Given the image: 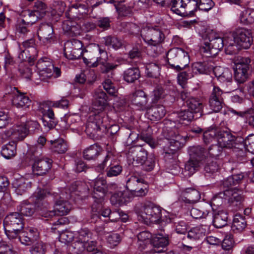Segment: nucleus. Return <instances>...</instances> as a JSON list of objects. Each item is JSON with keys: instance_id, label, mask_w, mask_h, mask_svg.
Here are the masks:
<instances>
[{"instance_id": "nucleus-1", "label": "nucleus", "mask_w": 254, "mask_h": 254, "mask_svg": "<svg viewBox=\"0 0 254 254\" xmlns=\"http://www.w3.org/2000/svg\"><path fill=\"white\" fill-rule=\"evenodd\" d=\"M174 114L176 115L178 119L175 121H165L164 123L165 127L163 128V133L165 139L170 144V147H173L171 150L173 152L183 147L185 144L188 137L187 136H183L180 134H177L172 130L173 127H176V122L187 125L188 123L193 118V113L189 111V109L182 110Z\"/></svg>"}, {"instance_id": "nucleus-2", "label": "nucleus", "mask_w": 254, "mask_h": 254, "mask_svg": "<svg viewBox=\"0 0 254 254\" xmlns=\"http://www.w3.org/2000/svg\"><path fill=\"white\" fill-rule=\"evenodd\" d=\"M203 135L205 143H212L209 149V152L213 157L218 155L215 150L219 152V147L231 148L236 146L235 137L227 131L212 128L204 131Z\"/></svg>"}, {"instance_id": "nucleus-3", "label": "nucleus", "mask_w": 254, "mask_h": 254, "mask_svg": "<svg viewBox=\"0 0 254 254\" xmlns=\"http://www.w3.org/2000/svg\"><path fill=\"white\" fill-rule=\"evenodd\" d=\"M75 189L73 186L69 189H64L56 200L54 210L42 212L41 215L45 217H51L56 214L61 216L67 214L71 209V205L67 200L73 197Z\"/></svg>"}, {"instance_id": "nucleus-4", "label": "nucleus", "mask_w": 254, "mask_h": 254, "mask_svg": "<svg viewBox=\"0 0 254 254\" xmlns=\"http://www.w3.org/2000/svg\"><path fill=\"white\" fill-rule=\"evenodd\" d=\"M229 41H226L229 47L227 54H235L240 49H248L253 43V38L251 32L246 29H240L236 31L235 36L229 34Z\"/></svg>"}, {"instance_id": "nucleus-5", "label": "nucleus", "mask_w": 254, "mask_h": 254, "mask_svg": "<svg viewBox=\"0 0 254 254\" xmlns=\"http://www.w3.org/2000/svg\"><path fill=\"white\" fill-rule=\"evenodd\" d=\"M136 213L138 219L147 225L158 223L162 218L161 208L151 202L145 203L137 207Z\"/></svg>"}, {"instance_id": "nucleus-6", "label": "nucleus", "mask_w": 254, "mask_h": 254, "mask_svg": "<svg viewBox=\"0 0 254 254\" xmlns=\"http://www.w3.org/2000/svg\"><path fill=\"white\" fill-rule=\"evenodd\" d=\"M209 41H206L201 47L200 50L201 53L206 57H210L216 56L220 50L225 46V52L227 54V50L229 47L226 41H229V35L225 36L223 39L216 36L213 32L208 36Z\"/></svg>"}, {"instance_id": "nucleus-7", "label": "nucleus", "mask_w": 254, "mask_h": 254, "mask_svg": "<svg viewBox=\"0 0 254 254\" xmlns=\"http://www.w3.org/2000/svg\"><path fill=\"white\" fill-rule=\"evenodd\" d=\"M106 52L101 48L99 45L92 43L88 45L85 50H83L81 56L84 63L88 66L97 67L101 60L107 58Z\"/></svg>"}, {"instance_id": "nucleus-8", "label": "nucleus", "mask_w": 254, "mask_h": 254, "mask_svg": "<svg viewBox=\"0 0 254 254\" xmlns=\"http://www.w3.org/2000/svg\"><path fill=\"white\" fill-rule=\"evenodd\" d=\"M167 58L170 67L177 71L185 69L190 62L188 53L180 48L170 50L167 54Z\"/></svg>"}, {"instance_id": "nucleus-9", "label": "nucleus", "mask_w": 254, "mask_h": 254, "mask_svg": "<svg viewBox=\"0 0 254 254\" xmlns=\"http://www.w3.org/2000/svg\"><path fill=\"white\" fill-rule=\"evenodd\" d=\"M188 151L190 158L186 164L184 173L186 176L190 177L198 170L201 165L204 150L202 147L197 146L190 147Z\"/></svg>"}, {"instance_id": "nucleus-10", "label": "nucleus", "mask_w": 254, "mask_h": 254, "mask_svg": "<svg viewBox=\"0 0 254 254\" xmlns=\"http://www.w3.org/2000/svg\"><path fill=\"white\" fill-rule=\"evenodd\" d=\"M251 59L248 57H237L234 60V78L239 83L245 82L252 71Z\"/></svg>"}, {"instance_id": "nucleus-11", "label": "nucleus", "mask_w": 254, "mask_h": 254, "mask_svg": "<svg viewBox=\"0 0 254 254\" xmlns=\"http://www.w3.org/2000/svg\"><path fill=\"white\" fill-rule=\"evenodd\" d=\"M108 121V117L105 112H93V114L89 117L86 125L85 132L91 137L94 136L95 133L101 129V127L105 128L107 127Z\"/></svg>"}, {"instance_id": "nucleus-12", "label": "nucleus", "mask_w": 254, "mask_h": 254, "mask_svg": "<svg viewBox=\"0 0 254 254\" xmlns=\"http://www.w3.org/2000/svg\"><path fill=\"white\" fill-rule=\"evenodd\" d=\"M105 167L107 168V176L109 177L117 176L122 171V167L120 165L117 158L112 152H108L103 162L96 167V170L102 172Z\"/></svg>"}, {"instance_id": "nucleus-13", "label": "nucleus", "mask_w": 254, "mask_h": 254, "mask_svg": "<svg viewBox=\"0 0 254 254\" xmlns=\"http://www.w3.org/2000/svg\"><path fill=\"white\" fill-rule=\"evenodd\" d=\"M141 35L148 45L156 47L160 50L162 49L160 44L164 41L165 36L157 26L143 28L141 31Z\"/></svg>"}, {"instance_id": "nucleus-14", "label": "nucleus", "mask_w": 254, "mask_h": 254, "mask_svg": "<svg viewBox=\"0 0 254 254\" xmlns=\"http://www.w3.org/2000/svg\"><path fill=\"white\" fill-rule=\"evenodd\" d=\"M91 186L93 187L94 189L93 197L98 205L97 207H96V204H93L92 206V211L95 212L101 207V205L100 203L103 201L107 191V183L103 177H98L92 181Z\"/></svg>"}, {"instance_id": "nucleus-15", "label": "nucleus", "mask_w": 254, "mask_h": 254, "mask_svg": "<svg viewBox=\"0 0 254 254\" xmlns=\"http://www.w3.org/2000/svg\"><path fill=\"white\" fill-rule=\"evenodd\" d=\"M36 67L41 80L48 82L53 76L54 65L48 59L45 58L39 60Z\"/></svg>"}, {"instance_id": "nucleus-16", "label": "nucleus", "mask_w": 254, "mask_h": 254, "mask_svg": "<svg viewBox=\"0 0 254 254\" xmlns=\"http://www.w3.org/2000/svg\"><path fill=\"white\" fill-rule=\"evenodd\" d=\"M222 195L227 199L229 203L233 206L240 205L244 200L243 196L242 195V191L235 189H230L224 191L223 193H220L218 196L214 197L212 199V202H214L219 197H222Z\"/></svg>"}, {"instance_id": "nucleus-17", "label": "nucleus", "mask_w": 254, "mask_h": 254, "mask_svg": "<svg viewBox=\"0 0 254 254\" xmlns=\"http://www.w3.org/2000/svg\"><path fill=\"white\" fill-rule=\"evenodd\" d=\"M128 100L138 110H144L147 109L148 98L142 90H136L130 94L128 96Z\"/></svg>"}, {"instance_id": "nucleus-18", "label": "nucleus", "mask_w": 254, "mask_h": 254, "mask_svg": "<svg viewBox=\"0 0 254 254\" xmlns=\"http://www.w3.org/2000/svg\"><path fill=\"white\" fill-rule=\"evenodd\" d=\"M39 39L44 44H51L55 41L53 27L49 24H42L37 31Z\"/></svg>"}, {"instance_id": "nucleus-19", "label": "nucleus", "mask_w": 254, "mask_h": 254, "mask_svg": "<svg viewBox=\"0 0 254 254\" xmlns=\"http://www.w3.org/2000/svg\"><path fill=\"white\" fill-rule=\"evenodd\" d=\"M28 132L29 130L25 125H16L7 130L6 134L16 141H20L27 136Z\"/></svg>"}, {"instance_id": "nucleus-20", "label": "nucleus", "mask_w": 254, "mask_h": 254, "mask_svg": "<svg viewBox=\"0 0 254 254\" xmlns=\"http://www.w3.org/2000/svg\"><path fill=\"white\" fill-rule=\"evenodd\" d=\"M3 226L4 227L12 228L14 230H21L24 226L22 218L18 213H12L5 218Z\"/></svg>"}, {"instance_id": "nucleus-21", "label": "nucleus", "mask_w": 254, "mask_h": 254, "mask_svg": "<svg viewBox=\"0 0 254 254\" xmlns=\"http://www.w3.org/2000/svg\"><path fill=\"white\" fill-rule=\"evenodd\" d=\"M107 104V96L106 93L101 89L96 90L94 95V112H104L103 111Z\"/></svg>"}, {"instance_id": "nucleus-22", "label": "nucleus", "mask_w": 254, "mask_h": 254, "mask_svg": "<svg viewBox=\"0 0 254 254\" xmlns=\"http://www.w3.org/2000/svg\"><path fill=\"white\" fill-rule=\"evenodd\" d=\"M52 162L48 158L36 159L32 165L33 172L38 175L45 174L51 169Z\"/></svg>"}, {"instance_id": "nucleus-23", "label": "nucleus", "mask_w": 254, "mask_h": 254, "mask_svg": "<svg viewBox=\"0 0 254 254\" xmlns=\"http://www.w3.org/2000/svg\"><path fill=\"white\" fill-rule=\"evenodd\" d=\"M16 92L12 99V105L17 108L26 109L29 107L31 100L25 93H22L15 88Z\"/></svg>"}, {"instance_id": "nucleus-24", "label": "nucleus", "mask_w": 254, "mask_h": 254, "mask_svg": "<svg viewBox=\"0 0 254 254\" xmlns=\"http://www.w3.org/2000/svg\"><path fill=\"white\" fill-rule=\"evenodd\" d=\"M209 231L208 225H200L191 229L188 232V238L192 240H201Z\"/></svg>"}, {"instance_id": "nucleus-25", "label": "nucleus", "mask_w": 254, "mask_h": 254, "mask_svg": "<svg viewBox=\"0 0 254 254\" xmlns=\"http://www.w3.org/2000/svg\"><path fill=\"white\" fill-rule=\"evenodd\" d=\"M12 186L17 195H22L31 187V182L24 177H20L14 179Z\"/></svg>"}, {"instance_id": "nucleus-26", "label": "nucleus", "mask_w": 254, "mask_h": 254, "mask_svg": "<svg viewBox=\"0 0 254 254\" xmlns=\"http://www.w3.org/2000/svg\"><path fill=\"white\" fill-rule=\"evenodd\" d=\"M130 152H131L132 154L128 155V158L130 161L133 160L132 164L133 165L140 164L142 165L147 159V153L141 149L137 150L135 148H131Z\"/></svg>"}, {"instance_id": "nucleus-27", "label": "nucleus", "mask_w": 254, "mask_h": 254, "mask_svg": "<svg viewBox=\"0 0 254 254\" xmlns=\"http://www.w3.org/2000/svg\"><path fill=\"white\" fill-rule=\"evenodd\" d=\"M46 13V5L41 1H38L36 2L35 5V8L33 11L29 12V17H33V20H28V22H30L32 24L35 23L38 19L42 17Z\"/></svg>"}, {"instance_id": "nucleus-28", "label": "nucleus", "mask_w": 254, "mask_h": 254, "mask_svg": "<svg viewBox=\"0 0 254 254\" xmlns=\"http://www.w3.org/2000/svg\"><path fill=\"white\" fill-rule=\"evenodd\" d=\"M193 76L197 74H208L212 69V65L207 62H197L193 63L190 67Z\"/></svg>"}, {"instance_id": "nucleus-29", "label": "nucleus", "mask_w": 254, "mask_h": 254, "mask_svg": "<svg viewBox=\"0 0 254 254\" xmlns=\"http://www.w3.org/2000/svg\"><path fill=\"white\" fill-rule=\"evenodd\" d=\"M182 200L188 203H193L197 201L200 197L199 192L195 189L188 188L181 194Z\"/></svg>"}, {"instance_id": "nucleus-30", "label": "nucleus", "mask_w": 254, "mask_h": 254, "mask_svg": "<svg viewBox=\"0 0 254 254\" xmlns=\"http://www.w3.org/2000/svg\"><path fill=\"white\" fill-rule=\"evenodd\" d=\"M83 47L81 41L76 39H72L70 41H67L64 45V51L68 53V55H70L72 50H77L76 52L77 53H74L76 55V57H80L83 53V50H82Z\"/></svg>"}, {"instance_id": "nucleus-31", "label": "nucleus", "mask_w": 254, "mask_h": 254, "mask_svg": "<svg viewBox=\"0 0 254 254\" xmlns=\"http://www.w3.org/2000/svg\"><path fill=\"white\" fill-rule=\"evenodd\" d=\"M149 118L152 121H158L164 117L166 114L165 107L162 105H158L152 107L148 110Z\"/></svg>"}, {"instance_id": "nucleus-32", "label": "nucleus", "mask_w": 254, "mask_h": 254, "mask_svg": "<svg viewBox=\"0 0 254 254\" xmlns=\"http://www.w3.org/2000/svg\"><path fill=\"white\" fill-rule=\"evenodd\" d=\"M68 251L70 254H81L86 249L88 251H91L92 248L87 247L85 244L74 239V242L67 246Z\"/></svg>"}, {"instance_id": "nucleus-33", "label": "nucleus", "mask_w": 254, "mask_h": 254, "mask_svg": "<svg viewBox=\"0 0 254 254\" xmlns=\"http://www.w3.org/2000/svg\"><path fill=\"white\" fill-rule=\"evenodd\" d=\"M151 244L154 247L164 248L169 244L168 237L162 233L154 234L151 239Z\"/></svg>"}, {"instance_id": "nucleus-34", "label": "nucleus", "mask_w": 254, "mask_h": 254, "mask_svg": "<svg viewBox=\"0 0 254 254\" xmlns=\"http://www.w3.org/2000/svg\"><path fill=\"white\" fill-rule=\"evenodd\" d=\"M246 225L247 223L244 217L239 214H236L234 216L231 227L233 231L236 233L241 232L245 229Z\"/></svg>"}, {"instance_id": "nucleus-35", "label": "nucleus", "mask_w": 254, "mask_h": 254, "mask_svg": "<svg viewBox=\"0 0 254 254\" xmlns=\"http://www.w3.org/2000/svg\"><path fill=\"white\" fill-rule=\"evenodd\" d=\"M16 153V143L11 141L4 145L1 150L2 156L6 159H10Z\"/></svg>"}, {"instance_id": "nucleus-36", "label": "nucleus", "mask_w": 254, "mask_h": 254, "mask_svg": "<svg viewBox=\"0 0 254 254\" xmlns=\"http://www.w3.org/2000/svg\"><path fill=\"white\" fill-rule=\"evenodd\" d=\"M172 11L178 15L186 16L185 1L183 0H171Z\"/></svg>"}, {"instance_id": "nucleus-37", "label": "nucleus", "mask_w": 254, "mask_h": 254, "mask_svg": "<svg viewBox=\"0 0 254 254\" xmlns=\"http://www.w3.org/2000/svg\"><path fill=\"white\" fill-rule=\"evenodd\" d=\"M92 239V233L87 228L81 229L75 234V240L86 246Z\"/></svg>"}, {"instance_id": "nucleus-38", "label": "nucleus", "mask_w": 254, "mask_h": 254, "mask_svg": "<svg viewBox=\"0 0 254 254\" xmlns=\"http://www.w3.org/2000/svg\"><path fill=\"white\" fill-rule=\"evenodd\" d=\"M50 143L51 144L50 148L54 152L58 153H64L67 149L66 143L62 138L51 140Z\"/></svg>"}, {"instance_id": "nucleus-39", "label": "nucleus", "mask_w": 254, "mask_h": 254, "mask_svg": "<svg viewBox=\"0 0 254 254\" xmlns=\"http://www.w3.org/2000/svg\"><path fill=\"white\" fill-rule=\"evenodd\" d=\"M138 245L141 250L144 249L147 245H150L153 238L152 234L147 231L141 232L137 235Z\"/></svg>"}, {"instance_id": "nucleus-40", "label": "nucleus", "mask_w": 254, "mask_h": 254, "mask_svg": "<svg viewBox=\"0 0 254 254\" xmlns=\"http://www.w3.org/2000/svg\"><path fill=\"white\" fill-rule=\"evenodd\" d=\"M227 213L224 211H219L214 217L213 225L216 228H222L227 224Z\"/></svg>"}, {"instance_id": "nucleus-41", "label": "nucleus", "mask_w": 254, "mask_h": 254, "mask_svg": "<svg viewBox=\"0 0 254 254\" xmlns=\"http://www.w3.org/2000/svg\"><path fill=\"white\" fill-rule=\"evenodd\" d=\"M101 148L96 144L91 145L84 150L83 156L87 160L95 159L99 154Z\"/></svg>"}, {"instance_id": "nucleus-42", "label": "nucleus", "mask_w": 254, "mask_h": 254, "mask_svg": "<svg viewBox=\"0 0 254 254\" xmlns=\"http://www.w3.org/2000/svg\"><path fill=\"white\" fill-rule=\"evenodd\" d=\"M193 76L192 72H191L190 68H189L187 70L181 72L178 74V83L183 88H185L188 80Z\"/></svg>"}, {"instance_id": "nucleus-43", "label": "nucleus", "mask_w": 254, "mask_h": 254, "mask_svg": "<svg viewBox=\"0 0 254 254\" xmlns=\"http://www.w3.org/2000/svg\"><path fill=\"white\" fill-rule=\"evenodd\" d=\"M49 193V192L47 190L38 188L33 193L31 199L35 204L37 205L38 207H40L41 202L47 197Z\"/></svg>"}, {"instance_id": "nucleus-44", "label": "nucleus", "mask_w": 254, "mask_h": 254, "mask_svg": "<svg viewBox=\"0 0 254 254\" xmlns=\"http://www.w3.org/2000/svg\"><path fill=\"white\" fill-rule=\"evenodd\" d=\"M140 73L137 68H129L125 71L124 78L127 82L132 83L139 77Z\"/></svg>"}, {"instance_id": "nucleus-45", "label": "nucleus", "mask_w": 254, "mask_h": 254, "mask_svg": "<svg viewBox=\"0 0 254 254\" xmlns=\"http://www.w3.org/2000/svg\"><path fill=\"white\" fill-rule=\"evenodd\" d=\"M143 184V180L136 177L131 176L127 182V188L130 191H136Z\"/></svg>"}, {"instance_id": "nucleus-46", "label": "nucleus", "mask_w": 254, "mask_h": 254, "mask_svg": "<svg viewBox=\"0 0 254 254\" xmlns=\"http://www.w3.org/2000/svg\"><path fill=\"white\" fill-rule=\"evenodd\" d=\"M185 1L186 16L191 17L198 9V0H183Z\"/></svg>"}, {"instance_id": "nucleus-47", "label": "nucleus", "mask_w": 254, "mask_h": 254, "mask_svg": "<svg viewBox=\"0 0 254 254\" xmlns=\"http://www.w3.org/2000/svg\"><path fill=\"white\" fill-rule=\"evenodd\" d=\"M240 21L244 24H249L254 22V9L244 10L240 14Z\"/></svg>"}, {"instance_id": "nucleus-48", "label": "nucleus", "mask_w": 254, "mask_h": 254, "mask_svg": "<svg viewBox=\"0 0 254 254\" xmlns=\"http://www.w3.org/2000/svg\"><path fill=\"white\" fill-rule=\"evenodd\" d=\"M18 210L22 215L26 216H31L35 211L33 205L27 201H22L18 206Z\"/></svg>"}, {"instance_id": "nucleus-49", "label": "nucleus", "mask_w": 254, "mask_h": 254, "mask_svg": "<svg viewBox=\"0 0 254 254\" xmlns=\"http://www.w3.org/2000/svg\"><path fill=\"white\" fill-rule=\"evenodd\" d=\"M27 17L24 19H21L18 21L16 26V32L21 35L24 36L29 31L28 27L33 24L28 22Z\"/></svg>"}, {"instance_id": "nucleus-50", "label": "nucleus", "mask_w": 254, "mask_h": 254, "mask_svg": "<svg viewBox=\"0 0 254 254\" xmlns=\"http://www.w3.org/2000/svg\"><path fill=\"white\" fill-rule=\"evenodd\" d=\"M106 235V239L107 242L111 248H114L117 246L121 241L120 235L117 233H107Z\"/></svg>"}, {"instance_id": "nucleus-51", "label": "nucleus", "mask_w": 254, "mask_h": 254, "mask_svg": "<svg viewBox=\"0 0 254 254\" xmlns=\"http://www.w3.org/2000/svg\"><path fill=\"white\" fill-rule=\"evenodd\" d=\"M103 42L109 48H112L115 50L118 49L122 46L121 42L116 37L111 36L105 37Z\"/></svg>"}, {"instance_id": "nucleus-52", "label": "nucleus", "mask_w": 254, "mask_h": 254, "mask_svg": "<svg viewBox=\"0 0 254 254\" xmlns=\"http://www.w3.org/2000/svg\"><path fill=\"white\" fill-rule=\"evenodd\" d=\"M51 103L47 102L41 103L39 107L40 111L45 116H47L51 120L54 119V113L53 111L49 107Z\"/></svg>"}, {"instance_id": "nucleus-53", "label": "nucleus", "mask_w": 254, "mask_h": 254, "mask_svg": "<svg viewBox=\"0 0 254 254\" xmlns=\"http://www.w3.org/2000/svg\"><path fill=\"white\" fill-rule=\"evenodd\" d=\"M187 105L190 110L193 113H197L201 111L202 105L197 99L191 98L187 100Z\"/></svg>"}, {"instance_id": "nucleus-54", "label": "nucleus", "mask_w": 254, "mask_h": 254, "mask_svg": "<svg viewBox=\"0 0 254 254\" xmlns=\"http://www.w3.org/2000/svg\"><path fill=\"white\" fill-rule=\"evenodd\" d=\"M146 73L149 77H157L160 73V67L155 63H150L146 66Z\"/></svg>"}, {"instance_id": "nucleus-55", "label": "nucleus", "mask_w": 254, "mask_h": 254, "mask_svg": "<svg viewBox=\"0 0 254 254\" xmlns=\"http://www.w3.org/2000/svg\"><path fill=\"white\" fill-rule=\"evenodd\" d=\"M75 239V234L69 231H65L60 234L59 241L65 244L71 242Z\"/></svg>"}, {"instance_id": "nucleus-56", "label": "nucleus", "mask_w": 254, "mask_h": 254, "mask_svg": "<svg viewBox=\"0 0 254 254\" xmlns=\"http://www.w3.org/2000/svg\"><path fill=\"white\" fill-rule=\"evenodd\" d=\"M214 5V2L212 0H198V8L202 11H208Z\"/></svg>"}, {"instance_id": "nucleus-57", "label": "nucleus", "mask_w": 254, "mask_h": 254, "mask_svg": "<svg viewBox=\"0 0 254 254\" xmlns=\"http://www.w3.org/2000/svg\"><path fill=\"white\" fill-rule=\"evenodd\" d=\"M222 99L210 98L209 106L211 109L214 112H218L222 108Z\"/></svg>"}, {"instance_id": "nucleus-58", "label": "nucleus", "mask_w": 254, "mask_h": 254, "mask_svg": "<svg viewBox=\"0 0 254 254\" xmlns=\"http://www.w3.org/2000/svg\"><path fill=\"white\" fill-rule=\"evenodd\" d=\"M165 95V92L161 86L156 87L153 91L152 94V102H155L163 99Z\"/></svg>"}, {"instance_id": "nucleus-59", "label": "nucleus", "mask_w": 254, "mask_h": 254, "mask_svg": "<svg viewBox=\"0 0 254 254\" xmlns=\"http://www.w3.org/2000/svg\"><path fill=\"white\" fill-rule=\"evenodd\" d=\"M5 233L9 240H15L18 241V238L21 230H14L12 228L4 227Z\"/></svg>"}, {"instance_id": "nucleus-60", "label": "nucleus", "mask_w": 254, "mask_h": 254, "mask_svg": "<svg viewBox=\"0 0 254 254\" xmlns=\"http://www.w3.org/2000/svg\"><path fill=\"white\" fill-rule=\"evenodd\" d=\"M111 201L113 204L122 205L125 203L126 199L124 194L121 191L114 194L111 197Z\"/></svg>"}, {"instance_id": "nucleus-61", "label": "nucleus", "mask_w": 254, "mask_h": 254, "mask_svg": "<svg viewBox=\"0 0 254 254\" xmlns=\"http://www.w3.org/2000/svg\"><path fill=\"white\" fill-rule=\"evenodd\" d=\"M46 250V245L42 242L37 243L31 248V254H44Z\"/></svg>"}, {"instance_id": "nucleus-62", "label": "nucleus", "mask_w": 254, "mask_h": 254, "mask_svg": "<svg viewBox=\"0 0 254 254\" xmlns=\"http://www.w3.org/2000/svg\"><path fill=\"white\" fill-rule=\"evenodd\" d=\"M104 89L110 95L115 96L117 93V89L114 86L111 80L109 79H106L103 83Z\"/></svg>"}, {"instance_id": "nucleus-63", "label": "nucleus", "mask_w": 254, "mask_h": 254, "mask_svg": "<svg viewBox=\"0 0 254 254\" xmlns=\"http://www.w3.org/2000/svg\"><path fill=\"white\" fill-rule=\"evenodd\" d=\"M190 213L191 216L195 219L206 218L209 214L207 211H202L196 208H192L190 210Z\"/></svg>"}, {"instance_id": "nucleus-64", "label": "nucleus", "mask_w": 254, "mask_h": 254, "mask_svg": "<svg viewBox=\"0 0 254 254\" xmlns=\"http://www.w3.org/2000/svg\"><path fill=\"white\" fill-rule=\"evenodd\" d=\"M246 149L254 154V134L249 136L245 140Z\"/></svg>"}]
</instances>
